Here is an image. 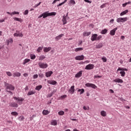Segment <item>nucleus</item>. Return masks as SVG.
Masks as SVG:
<instances>
[{"label": "nucleus", "instance_id": "6ab92c4d", "mask_svg": "<svg viewBox=\"0 0 131 131\" xmlns=\"http://www.w3.org/2000/svg\"><path fill=\"white\" fill-rule=\"evenodd\" d=\"M52 74H53V71H49L46 73V77H50Z\"/></svg>", "mask_w": 131, "mask_h": 131}, {"label": "nucleus", "instance_id": "5fc2aeb1", "mask_svg": "<svg viewBox=\"0 0 131 131\" xmlns=\"http://www.w3.org/2000/svg\"><path fill=\"white\" fill-rule=\"evenodd\" d=\"M37 77H38V75H37V74H35V75L33 76V78H34V79H36V78H37Z\"/></svg>", "mask_w": 131, "mask_h": 131}, {"label": "nucleus", "instance_id": "2f4dec72", "mask_svg": "<svg viewBox=\"0 0 131 131\" xmlns=\"http://www.w3.org/2000/svg\"><path fill=\"white\" fill-rule=\"evenodd\" d=\"M30 57L31 59V60H34L35 58H36V56L34 54H30Z\"/></svg>", "mask_w": 131, "mask_h": 131}, {"label": "nucleus", "instance_id": "6e6d98bb", "mask_svg": "<svg viewBox=\"0 0 131 131\" xmlns=\"http://www.w3.org/2000/svg\"><path fill=\"white\" fill-rule=\"evenodd\" d=\"M28 13H29L28 10H26L25 11V12L24 13V15H28Z\"/></svg>", "mask_w": 131, "mask_h": 131}, {"label": "nucleus", "instance_id": "3c124183", "mask_svg": "<svg viewBox=\"0 0 131 131\" xmlns=\"http://www.w3.org/2000/svg\"><path fill=\"white\" fill-rule=\"evenodd\" d=\"M102 78V76H98V75H95L94 77V78Z\"/></svg>", "mask_w": 131, "mask_h": 131}, {"label": "nucleus", "instance_id": "5701e85b", "mask_svg": "<svg viewBox=\"0 0 131 131\" xmlns=\"http://www.w3.org/2000/svg\"><path fill=\"white\" fill-rule=\"evenodd\" d=\"M11 107H15L16 108H17L18 104L16 102H12L11 103Z\"/></svg>", "mask_w": 131, "mask_h": 131}, {"label": "nucleus", "instance_id": "864d4df0", "mask_svg": "<svg viewBox=\"0 0 131 131\" xmlns=\"http://www.w3.org/2000/svg\"><path fill=\"white\" fill-rule=\"evenodd\" d=\"M102 38V35H99L97 38V40H100Z\"/></svg>", "mask_w": 131, "mask_h": 131}, {"label": "nucleus", "instance_id": "603ef678", "mask_svg": "<svg viewBox=\"0 0 131 131\" xmlns=\"http://www.w3.org/2000/svg\"><path fill=\"white\" fill-rule=\"evenodd\" d=\"M41 4V2H39L38 4H36L34 6V8H37V7H38V6H40Z\"/></svg>", "mask_w": 131, "mask_h": 131}, {"label": "nucleus", "instance_id": "49530a36", "mask_svg": "<svg viewBox=\"0 0 131 131\" xmlns=\"http://www.w3.org/2000/svg\"><path fill=\"white\" fill-rule=\"evenodd\" d=\"M6 74L8 75V76H12V73L10 72H7Z\"/></svg>", "mask_w": 131, "mask_h": 131}, {"label": "nucleus", "instance_id": "c85d7f7f", "mask_svg": "<svg viewBox=\"0 0 131 131\" xmlns=\"http://www.w3.org/2000/svg\"><path fill=\"white\" fill-rule=\"evenodd\" d=\"M117 71H127V69H124L122 68H120L117 69Z\"/></svg>", "mask_w": 131, "mask_h": 131}, {"label": "nucleus", "instance_id": "a19ab883", "mask_svg": "<svg viewBox=\"0 0 131 131\" xmlns=\"http://www.w3.org/2000/svg\"><path fill=\"white\" fill-rule=\"evenodd\" d=\"M120 73L122 77H124V76H125V72L124 71H121Z\"/></svg>", "mask_w": 131, "mask_h": 131}, {"label": "nucleus", "instance_id": "412c9836", "mask_svg": "<svg viewBox=\"0 0 131 131\" xmlns=\"http://www.w3.org/2000/svg\"><path fill=\"white\" fill-rule=\"evenodd\" d=\"M101 116H103V117H106L107 116V113L105 111H102L100 113Z\"/></svg>", "mask_w": 131, "mask_h": 131}, {"label": "nucleus", "instance_id": "774afa93", "mask_svg": "<svg viewBox=\"0 0 131 131\" xmlns=\"http://www.w3.org/2000/svg\"><path fill=\"white\" fill-rule=\"evenodd\" d=\"M124 38H125V37L124 36H121V39H122L123 40V39H124Z\"/></svg>", "mask_w": 131, "mask_h": 131}, {"label": "nucleus", "instance_id": "4d7b16f0", "mask_svg": "<svg viewBox=\"0 0 131 131\" xmlns=\"http://www.w3.org/2000/svg\"><path fill=\"white\" fill-rule=\"evenodd\" d=\"M85 3H88V4H92V2L90 1L89 0H84Z\"/></svg>", "mask_w": 131, "mask_h": 131}, {"label": "nucleus", "instance_id": "f257e3e1", "mask_svg": "<svg viewBox=\"0 0 131 131\" xmlns=\"http://www.w3.org/2000/svg\"><path fill=\"white\" fill-rule=\"evenodd\" d=\"M5 86L6 88L5 90L9 94H13V93L11 91H14L15 90V86H14L11 84H9V83L5 82L4 83Z\"/></svg>", "mask_w": 131, "mask_h": 131}, {"label": "nucleus", "instance_id": "b1692460", "mask_svg": "<svg viewBox=\"0 0 131 131\" xmlns=\"http://www.w3.org/2000/svg\"><path fill=\"white\" fill-rule=\"evenodd\" d=\"M107 32L108 30L104 29L101 31L100 33L101 34H106V33H107Z\"/></svg>", "mask_w": 131, "mask_h": 131}, {"label": "nucleus", "instance_id": "13d9d810", "mask_svg": "<svg viewBox=\"0 0 131 131\" xmlns=\"http://www.w3.org/2000/svg\"><path fill=\"white\" fill-rule=\"evenodd\" d=\"M67 97V95H64L61 96V99H65V98Z\"/></svg>", "mask_w": 131, "mask_h": 131}, {"label": "nucleus", "instance_id": "338daca9", "mask_svg": "<svg viewBox=\"0 0 131 131\" xmlns=\"http://www.w3.org/2000/svg\"><path fill=\"white\" fill-rule=\"evenodd\" d=\"M127 5V3H125L123 4L122 5V6H123V8H125V7H126V5Z\"/></svg>", "mask_w": 131, "mask_h": 131}, {"label": "nucleus", "instance_id": "473e14b6", "mask_svg": "<svg viewBox=\"0 0 131 131\" xmlns=\"http://www.w3.org/2000/svg\"><path fill=\"white\" fill-rule=\"evenodd\" d=\"M52 125H57V120H52L51 121Z\"/></svg>", "mask_w": 131, "mask_h": 131}, {"label": "nucleus", "instance_id": "09e8293b", "mask_svg": "<svg viewBox=\"0 0 131 131\" xmlns=\"http://www.w3.org/2000/svg\"><path fill=\"white\" fill-rule=\"evenodd\" d=\"M83 108L84 109V110H90V107H89V106H88V107H86V106H84L83 107Z\"/></svg>", "mask_w": 131, "mask_h": 131}, {"label": "nucleus", "instance_id": "e2e57ef3", "mask_svg": "<svg viewBox=\"0 0 131 131\" xmlns=\"http://www.w3.org/2000/svg\"><path fill=\"white\" fill-rule=\"evenodd\" d=\"M59 1H60V0H54L53 2V4H56V2H59Z\"/></svg>", "mask_w": 131, "mask_h": 131}, {"label": "nucleus", "instance_id": "ddd939ff", "mask_svg": "<svg viewBox=\"0 0 131 131\" xmlns=\"http://www.w3.org/2000/svg\"><path fill=\"white\" fill-rule=\"evenodd\" d=\"M13 77H19V76H21V73L18 72H15L13 73Z\"/></svg>", "mask_w": 131, "mask_h": 131}, {"label": "nucleus", "instance_id": "f704fd0d", "mask_svg": "<svg viewBox=\"0 0 131 131\" xmlns=\"http://www.w3.org/2000/svg\"><path fill=\"white\" fill-rule=\"evenodd\" d=\"M11 114L13 116H18V113H17V112H12Z\"/></svg>", "mask_w": 131, "mask_h": 131}, {"label": "nucleus", "instance_id": "c03bdc74", "mask_svg": "<svg viewBox=\"0 0 131 131\" xmlns=\"http://www.w3.org/2000/svg\"><path fill=\"white\" fill-rule=\"evenodd\" d=\"M18 119L20 121H22V120H24L25 118L24 116H20L18 118Z\"/></svg>", "mask_w": 131, "mask_h": 131}, {"label": "nucleus", "instance_id": "6e6552de", "mask_svg": "<svg viewBox=\"0 0 131 131\" xmlns=\"http://www.w3.org/2000/svg\"><path fill=\"white\" fill-rule=\"evenodd\" d=\"M84 59V56H83V55L77 56L75 57V59L77 60L78 61H81L82 60H83Z\"/></svg>", "mask_w": 131, "mask_h": 131}, {"label": "nucleus", "instance_id": "37998d69", "mask_svg": "<svg viewBox=\"0 0 131 131\" xmlns=\"http://www.w3.org/2000/svg\"><path fill=\"white\" fill-rule=\"evenodd\" d=\"M46 59V56L45 55H41L39 57V60H43Z\"/></svg>", "mask_w": 131, "mask_h": 131}, {"label": "nucleus", "instance_id": "f8f14e48", "mask_svg": "<svg viewBox=\"0 0 131 131\" xmlns=\"http://www.w3.org/2000/svg\"><path fill=\"white\" fill-rule=\"evenodd\" d=\"M114 82H118V83H123V80L120 78H116L113 81Z\"/></svg>", "mask_w": 131, "mask_h": 131}, {"label": "nucleus", "instance_id": "a211bd4d", "mask_svg": "<svg viewBox=\"0 0 131 131\" xmlns=\"http://www.w3.org/2000/svg\"><path fill=\"white\" fill-rule=\"evenodd\" d=\"M63 36H64V34H61L59 35L58 36H56L55 37V39L56 40H59V39H61V38L63 37Z\"/></svg>", "mask_w": 131, "mask_h": 131}, {"label": "nucleus", "instance_id": "de8ad7c7", "mask_svg": "<svg viewBox=\"0 0 131 131\" xmlns=\"http://www.w3.org/2000/svg\"><path fill=\"white\" fill-rule=\"evenodd\" d=\"M101 60H102L103 62H107V58L106 57H102Z\"/></svg>", "mask_w": 131, "mask_h": 131}, {"label": "nucleus", "instance_id": "20e7f679", "mask_svg": "<svg viewBox=\"0 0 131 131\" xmlns=\"http://www.w3.org/2000/svg\"><path fill=\"white\" fill-rule=\"evenodd\" d=\"M13 99H14L15 100H16V101H17L19 105H21V104H22V102L24 101V98H23L21 97H13Z\"/></svg>", "mask_w": 131, "mask_h": 131}, {"label": "nucleus", "instance_id": "9b49d317", "mask_svg": "<svg viewBox=\"0 0 131 131\" xmlns=\"http://www.w3.org/2000/svg\"><path fill=\"white\" fill-rule=\"evenodd\" d=\"M97 37H98V34H93L91 37L92 41H95V40H97Z\"/></svg>", "mask_w": 131, "mask_h": 131}, {"label": "nucleus", "instance_id": "69168bd1", "mask_svg": "<svg viewBox=\"0 0 131 131\" xmlns=\"http://www.w3.org/2000/svg\"><path fill=\"white\" fill-rule=\"evenodd\" d=\"M25 91H28L29 90V88L28 86H26V88H25Z\"/></svg>", "mask_w": 131, "mask_h": 131}, {"label": "nucleus", "instance_id": "0eeeda50", "mask_svg": "<svg viewBox=\"0 0 131 131\" xmlns=\"http://www.w3.org/2000/svg\"><path fill=\"white\" fill-rule=\"evenodd\" d=\"M85 69H86V70H92V69H94V64H89L87 65L85 67Z\"/></svg>", "mask_w": 131, "mask_h": 131}, {"label": "nucleus", "instance_id": "e433bc0d", "mask_svg": "<svg viewBox=\"0 0 131 131\" xmlns=\"http://www.w3.org/2000/svg\"><path fill=\"white\" fill-rule=\"evenodd\" d=\"M59 115H60L61 116H63L64 114H65V113L63 111H60L58 112Z\"/></svg>", "mask_w": 131, "mask_h": 131}, {"label": "nucleus", "instance_id": "4468645a", "mask_svg": "<svg viewBox=\"0 0 131 131\" xmlns=\"http://www.w3.org/2000/svg\"><path fill=\"white\" fill-rule=\"evenodd\" d=\"M51 50H52V47H45L43 48V52L45 53H48V52H50Z\"/></svg>", "mask_w": 131, "mask_h": 131}, {"label": "nucleus", "instance_id": "7c9ffc66", "mask_svg": "<svg viewBox=\"0 0 131 131\" xmlns=\"http://www.w3.org/2000/svg\"><path fill=\"white\" fill-rule=\"evenodd\" d=\"M42 49H43V47H38L37 50V52L38 53H40L41 52V51H42Z\"/></svg>", "mask_w": 131, "mask_h": 131}, {"label": "nucleus", "instance_id": "4c0bfd02", "mask_svg": "<svg viewBox=\"0 0 131 131\" xmlns=\"http://www.w3.org/2000/svg\"><path fill=\"white\" fill-rule=\"evenodd\" d=\"M41 88H42V86L39 85L36 87L35 90H36V91H39Z\"/></svg>", "mask_w": 131, "mask_h": 131}, {"label": "nucleus", "instance_id": "39448f33", "mask_svg": "<svg viewBox=\"0 0 131 131\" xmlns=\"http://www.w3.org/2000/svg\"><path fill=\"white\" fill-rule=\"evenodd\" d=\"M85 86L87 88H92V89H94L96 90L98 87L95 84L91 83H87L85 84Z\"/></svg>", "mask_w": 131, "mask_h": 131}, {"label": "nucleus", "instance_id": "2eb2a0df", "mask_svg": "<svg viewBox=\"0 0 131 131\" xmlns=\"http://www.w3.org/2000/svg\"><path fill=\"white\" fill-rule=\"evenodd\" d=\"M47 82L48 83H49V84H52L53 85L57 84V81L54 80H48Z\"/></svg>", "mask_w": 131, "mask_h": 131}, {"label": "nucleus", "instance_id": "8fccbe9b", "mask_svg": "<svg viewBox=\"0 0 131 131\" xmlns=\"http://www.w3.org/2000/svg\"><path fill=\"white\" fill-rule=\"evenodd\" d=\"M106 4L107 3H105V4H102V5L100 6V8L101 9H103V8H105V7H106Z\"/></svg>", "mask_w": 131, "mask_h": 131}, {"label": "nucleus", "instance_id": "cd10ccee", "mask_svg": "<svg viewBox=\"0 0 131 131\" xmlns=\"http://www.w3.org/2000/svg\"><path fill=\"white\" fill-rule=\"evenodd\" d=\"M28 62H30V59H25L24 60V62L23 63V65H25V64L28 63Z\"/></svg>", "mask_w": 131, "mask_h": 131}, {"label": "nucleus", "instance_id": "f3484780", "mask_svg": "<svg viewBox=\"0 0 131 131\" xmlns=\"http://www.w3.org/2000/svg\"><path fill=\"white\" fill-rule=\"evenodd\" d=\"M14 36L15 37H23V34H22V33H15L13 34Z\"/></svg>", "mask_w": 131, "mask_h": 131}, {"label": "nucleus", "instance_id": "bb28decb", "mask_svg": "<svg viewBox=\"0 0 131 131\" xmlns=\"http://www.w3.org/2000/svg\"><path fill=\"white\" fill-rule=\"evenodd\" d=\"M76 3L74 0H71L69 2V6H71V5H75Z\"/></svg>", "mask_w": 131, "mask_h": 131}, {"label": "nucleus", "instance_id": "423d86ee", "mask_svg": "<svg viewBox=\"0 0 131 131\" xmlns=\"http://www.w3.org/2000/svg\"><path fill=\"white\" fill-rule=\"evenodd\" d=\"M38 65L42 69H45L48 67V64L42 62H39Z\"/></svg>", "mask_w": 131, "mask_h": 131}, {"label": "nucleus", "instance_id": "1a4fd4ad", "mask_svg": "<svg viewBox=\"0 0 131 131\" xmlns=\"http://www.w3.org/2000/svg\"><path fill=\"white\" fill-rule=\"evenodd\" d=\"M74 88H75L74 85H73L71 87V88L69 90V93L70 94H71V95L74 94V92H75V89H74Z\"/></svg>", "mask_w": 131, "mask_h": 131}, {"label": "nucleus", "instance_id": "680f3d73", "mask_svg": "<svg viewBox=\"0 0 131 131\" xmlns=\"http://www.w3.org/2000/svg\"><path fill=\"white\" fill-rule=\"evenodd\" d=\"M119 100L120 101H121L122 102H124V101H125V100L123 99V98H120L119 99Z\"/></svg>", "mask_w": 131, "mask_h": 131}, {"label": "nucleus", "instance_id": "bf43d9fd", "mask_svg": "<svg viewBox=\"0 0 131 131\" xmlns=\"http://www.w3.org/2000/svg\"><path fill=\"white\" fill-rule=\"evenodd\" d=\"M110 23H111L112 24H113L114 23V19H112L110 21Z\"/></svg>", "mask_w": 131, "mask_h": 131}, {"label": "nucleus", "instance_id": "393cba45", "mask_svg": "<svg viewBox=\"0 0 131 131\" xmlns=\"http://www.w3.org/2000/svg\"><path fill=\"white\" fill-rule=\"evenodd\" d=\"M62 22L63 23V25L67 24V20H66V16H63L62 18Z\"/></svg>", "mask_w": 131, "mask_h": 131}, {"label": "nucleus", "instance_id": "0e129e2a", "mask_svg": "<svg viewBox=\"0 0 131 131\" xmlns=\"http://www.w3.org/2000/svg\"><path fill=\"white\" fill-rule=\"evenodd\" d=\"M23 75H24V76L25 77H27V76H28V74H27V73H24V74H23Z\"/></svg>", "mask_w": 131, "mask_h": 131}, {"label": "nucleus", "instance_id": "ea45409f", "mask_svg": "<svg viewBox=\"0 0 131 131\" xmlns=\"http://www.w3.org/2000/svg\"><path fill=\"white\" fill-rule=\"evenodd\" d=\"M103 47V44L100 43L96 46L97 49H101Z\"/></svg>", "mask_w": 131, "mask_h": 131}, {"label": "nucleus", "instance_id": "79ce46f5", "mask_svg": "<svg viewBox=\"0 0 131 131\" xmlns=\"http://www.w3.org/2000/svg\"><path fill=\"white\" fill-rule=\"evenodd\" d=\"M13 15H19V12L14 11L11 13V16H13Z\"/></svg>", "mask_w": 131, "mask_h": 131}, {"label": "nucleus", "instance_id": "dca6fc26", "mask_svg": "<svg viewBox=\"0 0 131 131\" xmlns=\"http://www.w3.org/2000/svg\"><path fill=\"white\" fill-rule=\"evenodd\" d=\"M82 75V71H79L78 73L75 75L76 78H79Z\"/></svg>", "mask_w": 131, "mask_h": 131}, {"label": "nucleus", "instance_id": "c756f323", "mask_svg": "<svg viewBox=\"0 0 131 131\" xmlns=\"http://www.w3.org/2000/svg\"><path fill=\"white\" fill-rule=\"evenodd\" d=\"M35 94V92L34 91H30L28 93V96H31L32 95H34Z\"/></svg>", "mask_w": 131, "mask_h": 131}, {"label": "nucleus", "instance_id": "58836bf2", "mask_svg": "<svg viewBox=\"0 0 131 131\" xmlns=\"http://www.w3.org/2000/svg\"><path fill=\"white\" fill-rule=\"evenodd\" d=\"M13 43V39L10 38L8 40H7V45L9 46V43Z\"/></svg>", "mask_w": 131, "mask_h": 131}, {"label": "nucleus", "instance_id": "a18cd8bd", "mask_svg": "<svg viewBox=\"0 0 131 131\" xmlns=\"http://www.w3.org/2000/svg\"><path fill=\"white\" fill-rule=\"evenodd\" d=\"M14 20H15V21H18L19 22H21V18H19L15 17Z\"/></svg>", "mask_w": 131, "mask_h": 131}, {"label": "nucleus", "instance_id": "9d476101", "mask_svg": "<svg viewBox=\"0 0 131 131\" xmlns=\"http://www.w3.org/2000/svg\"><path fill=\"white\" fill-rule=\"evenodd\" d=\"M117 28H115L114 29L112 30L110 32V35H112V36L115 35V32H116V30H117Z\"/></svg>", "mask_w": 131, "mask_h": 131}, {"label": "nucleus", "instance_id": "4be33fe9", "mask_svg": "<svg viewBox=\"0 0 131 131\" xmlns=\"http://www.w3.org/2000/svg\"><path fill=\"white\" fill-rule=\"evenodd\" d=\"M50 111L48 110H43L42 112V114L43 115H48V114H49Z\"/></svg>", "mask_w": 131, "mask_h": 131}, {"label": "nucleus", "instance_id": "c9c22d12", "mask_svg": "<svg viewBox=\"0 0 131 131\" xmlns=\"http://www.w3.org/2000/svg\"><path fill=\"white\" fill-rule=\"evenodd\" d=\"M83 48H78L75 49V51L76 52H79V51H83Z\"/></svg>", "mask_w": 131, "mask_h": 131}, {"label": "nucleus", "instance_id": "aec40b11", "mask_svg": "<svg viewBox=\"0 0 131 131\" xmlns=\"http://www.w3.org/2000/svg\"><path fill=\"white\" fill-rule=\"evenodd\" d=\"M127 13H128V10H126L123 11L122 12H121L120 14V16H124V15H126V14H127Z\"/></svg>", "mask_w": 131, "mask_h": 131}, {"label": "nucleus", "instance_id": "a878e982", "mask_svg": "<svg viewBox=\"0 0 131 131\" xmlns=\"http://www.w3.org/2000/svg\"><path fill=\"white\" fill-rule=\"evenodd\" d=\"M91 32H84L83 33V36H89L91 34Z\"/></svg>", "mask_w": 131, "mask_h": 131}, {"label": "nucleus", "instance_id": "f03ea898", "mask_svg": "<svg viewBox=\"0 0 131 131\" xmlns=\"http://www.w3.org/2000/svg\"><path fill=\"white\" fill-rule=\"evenodd\" d=\"M56 14L57 13L56 12L49 13V11H47L43 13V18H47V17H50V16H56Z\"/></svg>", "mask_w": 131, "mask_h": 131}, {"label": "nucleus", "instance_id": "72a5a7b5", "mask_svg": "<svg viewBox=\"0 0 131 131\" xmlns=\"http://www.w3.org/2000/svg\"><path fill=\"white\" fill-rule=\"evenodd\" d=\"M78 92H81L80 93V95H82V94H83V93H84V89H79L78 90Z\"/></svg>", "mask_w": 131, "mask_h": 131}, {"label": "nucleus", "instance_id": "052dcab7", "mask_svg": "<svg viewBox=\"0 0 131 131\" xmlns=\"http://www.w3.org/2000/svg\"><path fill=\"white\" fill-rule=\"evenodd\" d=\"M53 95H54V93H51V94H49L48 95L49 98H51V97H52L53 96Z\"/></svg>", "mask_w": 131, "mask_h": 131}, {"label": "nucleus", "instance_id": "7ed1b4c3", "mask_svg": "<svg viewBox=\"0 0 131 131\" xmlns=\"http://www.w3.org/2000/svg\"><path fill=\"white\" fill-rule=\"evenodd\" d=\"M118 23H121L127 21V17H119L116 19Z\"/></svg>", "mask_w": 131, "mask_h": 131}]
</instances>
